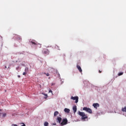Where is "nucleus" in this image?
Masks as SVG:
<instances>
[{
  "mask_svg": "<svg viewBox=\"0 0 126 126\" xmlns=\"http://www.w3.org/2000/svg\"><path fill=\"white\" fill-rule=\"evenodd\" d=\"M78 115L82 117V120H86V119L88 118V117H87V115H85V113L84 112H81L80 111H79Z\"/></svg>",
  "mask_w": 126,
  "mask_h": 126,
  "instance_id": "1",
  "label": "nucleus"
},
{
  "mask_svg": "<svg viewBox=\"0 0 126 126\" xmlns=\"http://www.w3.org/2000/svg\"><path fill=\"white\" fill-rule=\"evenodd\" d=\"M83 110V111H85L87 113H89V114H92V110L91 108L88 107H84Z\"/></svg>",
  "mask_w": 126,
  "mask_h": 126,
  "instance_id": "2",
  "label": "nucleus"
},
{
  "mask_svg": "<svg viewBox=\"0 0 126 126\" xmlns=\"http://www.w3.org/2000/svg\"><path fill=\"white\" fill-rule=\"evenodd\" d=\"M31 43L32 45H35V47H38L39 48H41V44L37 42L31 41Z\"/></svg>",
  "mask_w": 126,
  "mask_h": 126,
  "instance_id": "3",
  "label": "nucleus"
},
{
  "mask_svg": "<svg viewBox=\"0 0 126 126\" xmlns=\"http://www.w3.org/2000/svg\"><path fill=\"white\" fill-rule=\"evenodd\" d=\"M61 125V126H65V125H67V119L66 118L63 119Z\"/></svg>",
  "mask_w": 126,
  "mask_h": 126,
  "instance_id": "4",
  "label": "nucleus"
},
{
  "mask_svg": "<svg viewBox=\"0 0 126 126\" xmlns=\"http://www.w3.org/2000/svg\"><path fill=\"white\" fill-rule=\"evenodd\" d=\"M72 100H75V103H78V96H71Z\"/></svg>",
  "mask_w": 126,
  "mask_h": 126,
  "instance_id": "5",
  "label": "nucleus"
},
{
  "mask_svg": "<svg viewBox=\"0 0 126 126\" xmlns=\"http://www.w3.org/2000/svg\"><path fill=\"white\" fill-rule=\"evenodd\" d=\"M73 111L74 114H75V113H76V111H77V107L76 106V105H75L73 107Z\"/></svg>",
  "mask_w": 126,
  "mask_h": 126,
  "instance_id": "6",
  "label": "nucleus"
},
{
  "mask_svg": "<svg viewBox=\"0 0 126 126\" xmlns=\"http://www.w3.org/2000/svg\"><path fill=\"white\" fill-rule=\"evenodd\" d=\"M77 68L78 69L79 71H80V73H82V69H81L80 66L77 65Z\"/></svg>",
  "mask_w": 126,
  "mask_h": 126,
  "instance_id": "7",
  "label": "nucleus"
},
{
  "mask_svg": "<svg viewBox=\"0 0 126 126\" xmlns=\"http://www.w3.org/2000/svg\"><path fill=\"white\" fill-rule=\"evenodd\" d=\"M43 53L44 54V55H49V51L47 49H44L43 50Z\"/></svg>",
  "mask_w": 126,
  "mask_h": 126,
  "instance_id": "8",
  "label": "nucleus"
},
{
  "mask_svg": "<svg viewBox=\"0 0 126 126\" xmlns=\"http://www.w3.org/2000/svg\"><path fill=\"white\" fill-rule=\"evenodd\" d=\"M64 112H65V113H66L67 114H68V113L70 112V110L68 108H64Z\"/></svg>",
  "mask_w": 126,
  "mask_h": 126,
  "instance_id": "9",
  "label": "nucleus"
},
{
  "mask_svg": "<svg viewBox=\"0 0 126 126\" xmlns=\"http://www.w3.org/2000/svg\"><path fill=\"white\" fill-rule=\"evenodd\" d=\"M93 106L94 107V108L97 109V107H99V103H94Z\"/></svg>",
  "mask_w": 126,
  "mask_h": 126,
  "instance_id": "10",
  "label": "nucleus"
},
{
  "mask_svg": "<svg viewBox=\"0 0 126 126\" xmlns=\"http://www.w3.org/2000/svg\"><path fill=\"white\" fill-rule=\"evenodd\" d=\"M57 120L58 122H59V123L61 124V122H62V118L58 117Z\"/></svg>",
  "mask_w": 126,
  "mask_h": 126,
  "instance_id": "11",
  "label": "nucleus"
},
{
  "mask_svg": "<svg viewBox=\"0 0 126 126\" xmlns=\"http://www.w3.org/2000/svg\"><path fill=\"white\" fill-rule=\"evenodd\" d=\"M58 115H59V112L55 111L54 112V117H57V116H58Z\"/></svg>",
  "mask_w": 126,
  "mask_h": 126,
  "instance_id": "12",
  "label": "nucleus"
},
{
  "mask_svg": "<svg viewBox=\"0 0 126 126\" xmlns=\"http://www.w3.org/2000/svg\"><path fill=\"white\" fill-rule=\"evenodd\" d=\"M122 112H125L126 113V107L125 106L124 108H122Z\"/></svg>",
  "mask_w": 126,
  "mask_h": 126,
  "instance_id": "13",
  "label": "nucleus"
},
{
  "mask_svg": "<svg viewBox=\"0 0 126 126\" xmlns=\"http://www.w3.org/2000/svg\"><path fill=\"white\" fill-rule=\"evenodd\" d=\"M44 126H49V123L46 122L44 123Z\"/></svg>",
  "mask_w": 126,
  "mask_h": 126,
  "instance_id": "14",
  "label": "nucleus"
},
{
  "mask_svg": "<svg viewBox=\"0 0 126 126\" xmlns=\"http://www.w3.org/2000/svg\"><path fill=\"white\" fill-rule=\"evenodd\" d=\"M55 49H57V50H60V47H59V46H58V45H56L55 46Z\"/></svg>",
  "mask_w": 126,
  "mask_h": 126,
  "instance_id": "15",
  "label": "nucleus"
},
{
  "mask_svg": "<svg viewBox=\"0 0 126 126\" xmlns=\"http://www.w3.org/2000/svg\"><path fill=\"white\" fill-rule=\"evenodd\" d=\"M28 70H29L28 67H26L25 69V71L26 72H28Z\"/></svg>",
  "mask_w": 126,
  "mask_h": 126,
  "instance_id": "16",
  "label": "nucleus"
},
{
  "mask_svg": "<svg viewBox=\"0 0 126 126\" xmlns=\"http://www.w3.org/2000/svg\"><path fill=\"white\" fill-rule=\"evenodd\" d=\"M44 74H45L46 76H50V74L49 73H44Z\"/></svg>",
  "mask_w": 126,
  "mask_h": 126,
  "instance_id": "17",
  "label": "nucleus"
},
{
  "mask_svg": "<svg viewBox=\"0 0 126 126\" xmlns=\"http://www.w3.org/2000/svg\"><path fill=\"white\" fill-rule=\"evenodd\" d=\"M124 73L123 72H120L119 73H118V75L119 76H121V75H123Z\"/></svg>",
  "mask_w": 126,
  "mask_h": 126,
  "instance_id": "18",
  "label": "nucleus"
},
{
  "mask_svg": "<svg viewBox=\"0 0 126 126\" xmlns=\"http://www.w3.org/2000/svg\"><path fill=\"white\" fill-rule=\"evenodd\" d=\"M6 116V113H4V114H3V115H2L3 118L5 117Z\"/></svg>",
  "mask_w": 126,
  "mask_h": 126,
  "instance_id": "19",
  "label": "nucleus"
},
{
  "mask_svg": "<svg viewBox=\"0 0 126 126\" xmlns=\"http://www.w3.org/2000/svg\"><path fill=\"white\" fill-rule=\"evenodd\" d=\"M27 74V72H24L23 73V75H26Z\"/></svg>",
  "mask_w": 126,
  "mask_h": 126,
  "instance_id": "20",
  "label": "nucleus"
},
{
  "mask_svg": "<svg viewBox=\"0 0 126 126\" xmlns=\"http://www.w3.org/2000/svg\"><path fill=\"white\" fill-rule=\"evenodd\" d=\"M49 93H53V91L52 90H50L49 91Z\"/></svg>",
  "mask_w": 126,
  "mask_h": 126,
  "instance_id": "21",
  "label": "nucleus"
},
{
  "mask_svg": "<svg viewBox=\"0 0 126 126\" xmlns=\"http://www.w3.org/2000/svg\"><path fill=\"white\" fill-rule=\"evenodd\" d=\"M53 126H57V124L54 123V124H53Z\"/></svg>",
  "mask_w": 126,
  "mask_h": 126,
  "instance_id": "22",
  "label": "nucleus"
},
{
  "mask_svg": "<svg viewBox=\"0 0 126 126\" xmlns=\"http://www.w3.org/2000/svg\"><path fill=\"white\" fill-rule=\"evenodd\" d=\"M99 73H101V72H102V71L99 70Z\"/></svg>",
  "mask_w": 126,
  "mask_h": 126,
  "instance_id": "23",
  "label": "nucleus"
},
{
  "mask_svg": "<svg viewBox=\"0 0 126 126\" xmlns=\"http://www.w3.org/2000/svg\"><path fill=\"white\" fill-rule=\"evenodd\" d=\"M18 77L20 78V75H18Z\"/></svg>",
  "mask_w": 126,
  "mask_h": 126,
  "instance_id": "24",
  "label": "nucleus"
},
{
  "mask_svg": "<svg viewBox=\"0 0 126 126\" xmlns=\"http://www.w3.org/2000/svg\"><path fill=\"white\" fill-rule=\"evenodd\" d=\"M0 116H1V113H0Z\"/></svg>",
  "mask_w": 126,
  "mask_h": 126,
  "instance_id": "25",
  "label": "nucleus"
},
{
  "mask_svg": "<svg viewBox=\"0 0 126 126\" xmlns=\"http://www.w3.org/2000/svg\"><path fill=\"white\" fill-rule=\"evenodd\" d=\"M0 112H1V109H0Z\"/></svg>",
  "mask_w": 126,
  "mask_h": 126,
  "instance_id": "26",
  "label": "nucleus"
},
{
  "mask_svg": "<svg viewBox=\"0 0 126 126\" xmlns=\"http://www.w3.org/2000/svg\"><path fill=\"white\" fill-rule=\"evenodd\" d=\"M45 96H48L47 94H45Z\"/></svg>",
  "mask_w": 126,
  "mask_h": 126,
  "instance_id": "27",
  "label": "nucleus"
},
{
  "mask_svg": "<svg viewBox=\"0 0 126 126\" xmlns=\"http://www.w3.org/2000/svg\"><path fill=\"white\" fill-rule=\"evenodd\" d=\"M5 67L6 68V66H5Z\"/></svg>",
  "mask_w": 126,
  "mask_h": 126,
  "instance_id": "28",
  "label": "nucleus"
}]
</instances>
